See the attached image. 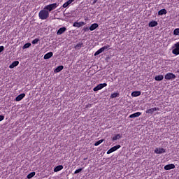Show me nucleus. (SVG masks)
<instances>
[{"mask_svg": "<svg viewBox=\"0 0 179 179\" xmlns=\"http://www.w3.org/2000/svg\"><path fill=\"white\" fill-rule=\"evenodd\" d=\"M38 17L39 19H41V20H45L46 19H48V17H50V13L48 12V10H45L44 8L38 13Z\"/></svg>", "mask_w": 179, "mask_h": 179, "instance_id": "f257e3e1", "label": "nucleus"}, {"mask_svg": "<svg viewBox=\"0 0 179 179\" xmlns=\"http://www.w3.org/2000/svg\"><path fill=\"white\" fill-rule=\"evenodd\" d=\"M57 7H58V4L57 3H55L45 6L44 7V10H48V12L50 13L51 12V10H54V9H57Z\"/></svg>", "mask_w": 179, "mask_h": 179, "instance_id": "f03ea898", "label": "nucleus"}, {"mask_svg": "<svg viewBox=\"0 0 179 179\" xmlns=\"http://www.w3.org/2000/svg\"><path fill=\"white\" fill-rule=\"evenodd\" d=\"M173 48L172 54L174 55H179V41L174 44Z\"/></svg>", "mask_w": 179, "mask_h": 179, "instance_id": "7ed1b4c3", "label": "nucleus"}, {"mask_svg": "<svg viewBox=\"0 0 179 179\" xmlns=\"http://www.w3.org/2000/svg\"><path fill=\"white\" fill-rule=\"evenodd\" d=\"M107 86V83H101L98 85L96 87H94V92H99V90H101L103 87Z\"/></svg>", "mask_w": 179, "mask_h": 179, "instance_id": "20e7f679", "label": "nucleus"}, {"mask_svg": "<svg viewBox=\"0 0 179 179\" xmlns=\"http://www.w3.org/2000/svg\"><path fill=\"white\" fill-rule=\"evenodd\" d=\"M120 148H121V145H115V146L112 147L110 149H109L107 151V155H110V153H113V152H115L116 150H118V149H120Z\"/></svg>", "mask_w": 179, "mask_h": 179, "instance_id": "39448f33", "label": "nucleus"}, {"mask_svg": "<svg viewBox=\"0 0 179 179\" xmlns=\"http://www.w3.org/2000/svg\"><path fill=\"white\" fill-rule=\"evenodd\" d=\"M164 78L166 80H170L171 79H176V75L173 73H168L165 75Z\"/></svg>", "mask_w": 179, "mask_h": 179, "instance_id": "423d86ee", "label": "nucleus"}, {"mask_svg": "<svg viewBox=\"0 0 179 179\" xmlns=\"http://www.w3.org/2000/svg\"><path fill=\"white\" fill-rule=\"evenodd\" d=\"M156 111H160V108H152L146 110V114H153Z\"/></svg>", "mask_w": 179, "mask_h": 179, "instance_id": "0eeeda50", "label": "nucleus"}, {"mask_svg": "<svg viewBox=\"0 0 179 179\" xmlns=\"http://www.w3.org/2000/svg\"><path fill=\"white\" fill-rule=\"evenodd\" d=\"M154 152L156 153V155H162V153H166V150L164 148H157Z\"/></svg>", "mask_w": 179, "mask_h": 179, "instance_id": "6e6552de", "label": "nucleus"}, {"mask_svg": "<svg viewBox=\"0 0 179 179\" xmlns=\"http://www.w3.org/2000/svg\"><path fill=\"white\" fill-rule=\"evenodd\" d=\"M86 24V22H76L73 24V27H82V26H85Z\"/></svg>", "mask_w": 179, "mask_h": 179, "instance_id": "1a4fd4ad", "label": "nucleus"}, {"mask_svg": "<svg viewBox=\"0 0 179 179\" xmlns=\"http://www.w3.org/2000/svg\"><path fill=\"white\" fill-rule=\"evenodd\" d=\"M173 169H176L174 164H170L164 166V170H173Z\"/></svg>", "mask_w": 179, "mask_h": 179, "instance_id": "9d476101", "label": "nucleus"}, {"mask_svg": "<svg viewBox=\"0 0 179 179\" xmlns=\"http://www.w3.org/2000/svg\"><path fill=\"white\" fill-rule=\"evenodd\" d=\"M52 55H54V53H52V52H49L44 55L43 59H50Z\"/></svg>", "mask_w": 179, "mask_h": 179, "instance_id": "9b49d317", "label": "nucleus"}, {"mask_svg": "<svg viewBox=\"0 0 179 179\" xmlns=\"http://www.w3.org/2000/svg\"><path fill=\"white\" fill-rule=\"evenodd\" d=\"M26 94H20L15 98V101H20L21 100H23L24 99Z\"/></svg>", "mask_w": 179, "mask_h": 179, "instance_id": "f8f14e48", "label": "nucleus"}, {"mask_svg": "<svg viewBox=\"0 0 179 179\" xmlns=\"http://www.w3.org/2000/svg\"><path fill=\"white\" fill-rule=\"evenodd\" d=\"M140 115H142V113L136 112L135 113L130 115L129 118H136V117H139Z\"/></svg>", "mask_w": 179, "mask_h": 179, "instance_id": "ddd939ff", "label": "nucleus"}, {"mask_svg": "<svg viewBox=\"0 0 179 179\" xmlns=\"http://www.w3.org/2000/svg\"><path fill=\"white\" fill-rule=\"evenodd\" d=\"M99 27V24L97 23H94L90 27V31H93V30H96Z\"/></svg>", "mask_w": 179, "mask_h": 179, "instance_id": "4468645a", "label": "nucleus"}, {"mask_svg": "<svg viewBox=\"0 0 179 179\" xmlns=\"http://www.w3.org/2000/svg\"><path fill=\"white\" fill-rule=\"evenodd\" d=\"M65 31H66V27H62V28L59 29V30L57 32V34L61 35V34L65 33Z\"/></svg>", "mask_w": 179, "mask_h": 179, "instance_id": "2eb2a0df", "label": "nucleus"}, {"mask_svg": "<svg viewBox=\"0 0 179 179\" xmlns=\"http://www.w3.org/2000/svg\"><path fill=\"white\" fill-rule=\"evenodd\" d=\"M17 65H19V61H15L9 66V68L10 69H13V68L17 66Z\"/></svg>", "mask_w": 179, "mask_h": 179, "instance_id": "dca6fc26", "label": "nucleus"}, {"mask_svg": "<svg viewBox=\"0 0 179 179\" xmlns=\"http://www.w3.org/2000/svg\"><path fill=\"white\" fill-rule=\"evenodd\" d=\"M63 169H64V166L59 165L54 169V171L55 173H58V171H61V170H62Z\"/></svg>", "mask_w": 179, "mask_h": 179, "instance_id": "f3484780", "label": "nucleus"}, {"mask_svg": "<svg viewBox=\"0 0 179 179\" xmlns=\"http://www.w3.org/2000/svg\"><path fill=\"white\" fill-rule=\"evenodd\" d=\"M163 79H164V76H163V75H159L155 77V80H157L158 82H160V80H163Z\"/></svg>", "mask_w": 179, "mask_h": 179, "instance_id": "a211bd4d", "label": "nucleus"}, {"mask_svg": "<svg viewBox=\"0 0 179 179\" xmlns=\"http://www.w3.org/2000/svg\"><path fill=\"white\" fill-rule=\"evenodd\" d=\"M141 96V91H134L131 93L132 97H138Z\"/></svg>", "mask_w": 179, "mask_h": 179, "instance_id": "6ab92c4d", "label": "nucleus"}, {"mask_svg": "<svg viewBox=\"0 0 179 179\" xmlns=\"http://www.w3.org/2000/svg\"><path fill=\"white\" fill-rule=\"evenodd\" d=\"M149 27H156L157 26V22L156 21H151L148 24Z\"/></svg>", "mask_w": 179, "mask_h": 179, "instance_id": "aec40b11", "label": "nucleus"}, {"mask_svg": "<svg viewBox=\"0 0 179 179\" xmlns=\"http://www.w3.org/2000/svg\"><path fill=\"white\" fill-rule=\"evenodd\" d=\"M166 14H167V10H166V9H164V8L160 10L158 12V15H159V16H162V15H166Z\"/></svg>", "mask_w": 179, "mask_h": 179, "instance_id": "412c9836", "label": "nucleus"}, {"mask_svg": "<svg viewBox=\"0 0 179 179\" xmlns=\"http://www.w3.org/2000/svg\"><path fill=\"white\" fill-rule=\"evenodd\" d=\"M62 69H64V66H59L55 69V72L56 73H58V72H61V71H62Z\"/></svg>", "mask_w": 179, "mask_h": 179, "instance_id": "4be33fe9", "label": "nucleus"}, {"mask_svg": "<svg viewBox=\"0 0 179 179\" xmlns=\"http://www.w3.org/2000/svg\"><path fill=\"white\" fill-rule=\"evenodd\" d=\"M104 51L103 50V48H101L99 50H98L95 53L94 56L97 57V55H99V54H101V52H103Z\"/></svg>", "mask_w": 179, "mask_h": 179, "instance_id": "5701e85b", "label": "nucleus"}, {"mask_svg": "<svg viewBox=\"0 0 179 179\" xmlns=\"http://www.w3.org/2000/svg\"><path fill=\"white\" fill-rule=\"evenodd\" d=\"M119 96H120V93L114 92L113 94H111L110 99H115V97H118Z\"/></svg>", "mask_w": 179, "mask_h": 179, "instance_id": "b1692460", "label": "nucleus"}, {"mask_svg": "<svg viewBox=\"0 0 179 179\" xmlns=\"http://www.w3.org/2000/svg\"><path fill=\"white\" fill-rule=\"evenodd\" d=\"M120 138H122L120 134H116L113 137V141H118V139H120Z\"/></svg>", "mask_w": 179, "mask_h": 179, "instance_id": "393cba45", "label": "nucleus"}, {"mask_svg": "<svg viewBox=\"0 0 179 179\" xmlns=\"http://www.w3.org/2000/svg\"><path fill=\"white\" fill-rule=\"evenodd\" d=\"M34 176H36V172H31L27 175V178L28 179L33 178V177H34Z\"/></svg>", "mask_w": 179, "mask_h": 179, "instance_id": "a878e982", "label": "nucleus"}, {"mask_svg": "<svg viewBox=\"0 0 179 179\" xmlns=\"http://www.w3.org/2000/svg\"><path fill=\"white\" fill-rule=\"evenodd\" d=\"M31 43H27L23 45L22 48L23 50H26V48H29V47H31Z\"/></svg>", "mask_w": 179, "mask_h": 179, "instance_id": "bb28decb", "label": "nucleus"}, {"mask_svg": "<svg viewBox=\"0 0 179 179\" xmlns=\"http://www.w3.org/2000/svg\"><path fill=\"white\" fill-rule=\"evenodd\" d=\"M174 36H179V28H176L173 31Z\"/></svg>", "mask_w": 179, "mask_h": 179, "instance_id": "cd10ccee", "label": "nucleus"}, {"mask_svg": "<svg viewBox=\"0 0 179 179\" xmlns=\"http://www.w3.org/2000/svg\"><path fill=\"white\" fill-rule=\"evenodd\" d=\"M82 45H83V43H78L76 45V50H80V48H82Z\"/></svg>", "mask_w": 179, "mask_h": 179, "instance_id": "c85d7f7f", "label": "nucleus"}, {"mask_svg": "<svg viewBox=\"0 0 179 179\" xmlns=\"http://www.w3.org/2000/svg\"><path fill=\"white\" fill-rule=\"evenodd\" d=\"M108 48H110V45H106L102 47L103 51H106V50L108 51Z\"/></svg>", "mask_w": 179, "mask_h": 179, "instance_id": "c756f323", "label": "nucleus"}, {"mask_svg": "<svg viewBox=\"0 0 179 179\" xmlns=\"http://www.w3.org/2000/svg\"><path fill=\"white\" fill-rule=\"evenodd\" d=\"M69 5H71V3L69 2V0L67 1L66 3H64L62 6H63V8H68Z\"/></svg>", "mask_w": 179, "mask_h": 179, "instance_id": "7c9ffc66", "label": "nucleus"}, {"mask_svg": "<svg viewBox=\"0 0 179 179\" xmlns=\"http://www.w3.org/2000/svg\"><path fill=\"white\" fill-rule=\"evenodd\" d=\"M101 143H103V140H99V141H96L94 143V146H99V145H101Z\"/></svg>", "mask_w": 179, "mask_h": 179, "instance_id": "2f4dec72", "label": "nucleus"}, {"mask_svg": "<svg viewBox=\"0 0 179 179\" xmlns=\"http://www.w3.org/2000/svg\"><path fill=\"white\" fill-rule=\"evenodd\" d=\"M82 170H83V168H80L78 169H76L74 172V174H78V173H80V171H82Z\"/></svg>", "mask_w": 179, "mask_h": 179, "instance_id": "473e14b6", "label": "nucleus"}, {"mask_svg": "<svg viewBox=\"0 0 179 179\" xmlns=\"http://www.w3.org/2000/svg\"><path fill=\"white\" fill-rule=\"evenodd\" d=\"M90 30V28L89 27H84L83 29V31H84V33H86V31H89Z\"/></svg>", "mask_w": 179, "mask_h": 179, "instance_id": "72a5a7b5", "label": "nucleus"}, {"mask_svg": "<svg viewBox=\"0 0 179 179\" xmlns=\"http://www.w3.org/2000/svg\"><path fill=\"white\" fill-rule=\"evenodd\" d=\"M40 41V39L36 38L32 41V44H37Z\"/></svg>", "mask_w": 179, "mask_h": 179, "instance_id": "f704fd0d", "label": "nucleus"}, {"mask_svg": "<svg viewBox=\"0 0 179 179\" xmlns=\"http://www.w3.org/2000/svg\"><path fill=\"white\" fill-rule=\"evenodd\" d=\"M5 117L3 115H0V122L3 121Z\"/></svg>", "mask_w": 179, "mask_h": 179, "instance_id": "c9c22d12", "label": "nucleus"}, {"mask_svg": "<svg viewBox=\"0 0 179 179\" xmlns=\"http://www.w3.org/2000/svg\"><path fill=\"white\" fill-rule=\"evenodd\" d=\"M4 49L5 48H3V46H0V52H2V51H3Z\"/></svg>", "mask_w": 179, "mask_h": 179, "instance_id": "e433bc0d", "label": "nucleus"}, {"mask_svg": "<svg viewBox=\"0 0 179 179\" xmlns=\"http://www.w3.org/2000/svg\"><path fill=\"white\" fill-rule=\"evenodd\" d=\"M75 0H69V1L72 3V2H73Z\"/></svg>", "mask_w": 179, "mask_h": 179, "instance_id": "4c0bfd02", "label": "nucleus"}, {"mask_svg": "<svg viewBox=\"0 0 179 179\" xmlns=\"http://www.w3.org/2000/svg\"><path fill=\"white\" fill-rule=\"evenodd\" d=\"M96 2H97V1L95 0V1L93 2V4L96 3Z\"/></svg>", "mask_w": 179, "mask_h": 179, "instance_id": "58836bf2", "label": "nucleus"}, {"mask_svg": "<svg viewBox=\"0 0 179 179\" xmlns=\"http://www.w3.org/2000/svg\"><path fill=\"white\" fill-rule=\"evenodd\" d=\"M178 72H179V70H178Z\"/></svg>", "mask_w": 179, "mask_h": 179, "instance_id": "ea45409f", "label": "nucleus"}]
</instances>
